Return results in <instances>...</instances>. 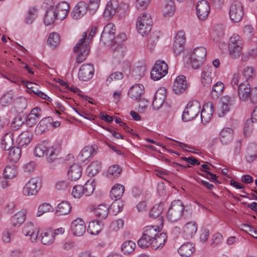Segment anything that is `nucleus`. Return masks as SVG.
Wrapping results in <instances>:
<instances>
[{"instance_id": "nucleus-1", "label": "nucleus", "mask_w": 257, "mask_h": 257, "mask_svg": "<svg viewBox=\"0 0 257 257\" xmlns=\"http://www.w3.org/2000/svg\"><path fill=\"white\" fill-rule=\"evenodd\" d=\"M61 150L60 144L44 141L35 147L34 152L36 157L40 158L45 156L48 162L52 163L58 158Z\"/></svg>"}, {"instance_id": "nucleus-2", "label": "nucleus", "mask_w": 257, "mask_h": 257, "mask_svg": "<svg viewBox=\"0 0 257 257\" xmlns=\"http://www.w3.org/2000/svg\"><path fill=\"white\" fill-rule=\"evenodd\" d=\"M97 31V27H94L91 29L87 38V33L84 32L82 34V38L79 40L73 50L77 54L76 62L80 63L84 61L89 53L90 47L88 44L94 36Z\"/></svg>"}, {"instance_id": "nucleus-3", "label": "nucleus", "mask_w": 257, "mask_h": 257, "mask_svg": "<svg viewBox=\"0 0 257 257\" xmlns=\"http://www.w3.org/2000/svg\"><path fill=\"white\" fill-rule=\"evenodd\" d=\"M158 226H147L143 228L142 237L138 240V245L142 248L150 246V243L160 232Z\"/></svg>"}, {"instance_id": "nucleus-4", "label": "nucleus", "mask_w": 257, "mask_h": 257, "mask_svg": "<svg viewBox=\"0 0 257 257\" xmlns=\"http://www.w3.org/2000/svg\"><path fill=\"white\" fill-rule=\"evenodd\" d=\"M152 25L151 15L146 12L143 13L138 17L136 28L138 32L142 36L147 35L150 32Z\"/></svg>"}, {"instance_id": "nucleus-5", "label": "nucleus", "mask_w": 257, "mask_h": 257, "mask_svg": "<svg viewBox=\"0 0 257 257\" xmlns=\"http://www.w3.org/2000/svg\"><path fill=\"white\" fill-rule=\"evenodd\" d=\"M184 206L182 201H173L167 211L166 217L171 222H176L180 220L183 216Z\"/></svg>"}, {"instance_id": "nucleus-6", "label": "nucleus", "mask_w": 257, "mask_h": 257, "mask_svg": "<svg viewBox=\"0 0 257 257\" xmlns=\"http://www.w3.org/2000/svg\"><path fill=\"white\" fill-rule=\"evenodd\" d=\"M243 41L241 37L237 34H233L229 39L228 50L232 58L238 57L241 54Z\"/></svg>"}, {"instance_id": "nucleus-7", "label": "nucleus", "mask_w": 257, "mask_h": 257, "mask_svg": "<svg viewBox=\"0 0 257 257\" xmlns=\"http://www.w3.org/2000/svg\"><path fill=\"white\" fill-rule=\"evenodd\" d=\"M236 98L235 94L225 95L221 98V106L217 111L219 117H223L230 111L235 104Z\"/></svg>"}, {"instance_id": "nucleus-8", "label": "nucleus", "mask_w": 257, "mask_h": 257, "mask_svg": "<svg viewBox=\"0 0 257 257\" xmlns=\"http://www.w3.org/2000/svg\"><path fill=\"white\" fill-rule=\"evenodd\" d=\"M22 232L25 236H29L30 241L33 243L37 242L39 239L38 235L40 229L32 221H28L25 223L22 228Z\"/></svg>"}, {"instance_id": "nucleus-9", "label": "nucleus", "mask_w": 257, "mask_h": 257, "mask_svg": "<svg viewBox=\"0 0 257 257\" xmlns=\"http://www.w3.org/2000/svg\"><path fill=\"white\" fill-rule=\"evenodd\" d=\"M168 65L165 61H157L152 69L151 77L154 80H160L168 73Z\"/></svg>"}, {"instance_id": "nucleus-10", "label": "nucleus", "mask_w": 257, "mask_h": 257, "mask_svg": "<svg viewBox=\"0 0 257 257\" xmlns=\"http://www.w3.org/2000/svg\"><path fill=\"white\" fill-rule=\"evenodd\" d=\"M229 15L231 21L234 23L240 22L244 15L242 4L238 1L231 3L229 8Z\"/></svg>"}, {"instance_id": "nucleus-11", "label": "nucleus", "mask_w": 257, "mask_h": 257, "mask_svg": "<svg viewBox=\"0 0 257 257\" xmlns=\"http://www.w3.org/2000/svg\"><path fill=\"white\" fill-rule=\"evenodd\" d=\"M40 188L39 179L36 178H31L23 187V194L27 196L35 195Z\"/></svg>"}, {"instance_id": "nucleus-12", "label": "nucleus", "mask_w": 257, "mask_h": 257, "mask_svg": "<svg viewBox=\"0 0 257 257\" xmlns=\"http://www.w3.org/2000/svg\"><path fill=\"white\" fill-rule=\"evenodd\" d=\"M115 28L113 24L108 23L104 28L100 40L104 44L111 42L115 38Z\"/></svg>"}, {"instance_id": "nucleus-13", "label": "nucleus", "mask_w": 257, "mask_h": 257, "mask_svg": "<svg viewBox=\"0 0 257 257\" xmlns=\"http://www.w3.org/2000/svg\"><path fill=\"white\" fill-rule=\"evenodd\" d=\"M70 230L74 236H81L86 231V225L82 218H77L71 223Z\"/></svg>"}, {"instance_id": "nucleus-14", "label": "nucleus", "mask_w": 257, "mask_h": 257, "mask_svg": "<svg viewBox=\"0 0 257 257\" xmlns=\"http://www.w3.org/2000/svg\"><path fill=\"white\" fill-rule=\"evenodd\" d=\"M89 10L88 4L83 1L78 2L74 7L71 15L74 20H79L83 17Z\"/></svg>"}, {"instance_id": "nucleus-15", "label": "nucleus", "mask_w": 257, "mask_h": 257, "mask_svg": "<svg viewBox=\"0 0 257 257\" xmlns=\"http://www.w3.org/2000/svg\"><path fill=\"white\" fill-rule=\"evenodd\" d=\"M188 86L189 85L187 83L186 77L181 75L175 79L173 90L176 94H181L185 92Z\"/></svg>"}, {"instance_id": "nucleus-16", "label": "nucleus", "mask_w": 257, "mask_h": 257, "mask_svg": "<svg viewBox=\"0 0 257 257\" xmlns=\"http://www.w3.org/2000/svg\"><path fill=\"white\" fill-rule=\"evenodd\" d=\"M51 8L57 17V20H63L68 14L69 5L66 2H61L58 3L55 7Z\"/></svg>"}, {"instance_id": "nucleus-17", "label": "nucleus", "mask_w": 257, "mask_h": 257, "mask_svg": "<svg viewBox=\"0 0 257 257\" xmlns=\"http://www.w3.org/2000/svg\"><path fill=\"white\" fill-rule=\"evenodd\" d=\"M196 13L198 18L201 20L207 19L210 12V6L207 1L201 0L199 1L196 7Z\"/></svg>"}, {"instance_id": "nucleus-18", "label": "nucleus", "mask_w": 257, "mask_h": 257, "mask_svg": "<svg viewBox=\"0 0 257 257\" xmlns=\"http://www.w3.org/2000/svg\"><path fill=\"white\" fill-rule=\"evenodd\" d=\"M94 73L93 66L91 64L82 65L78 72V78L80 80L87 81L92 78Z\"/></svg>"}, {"instance_id": "nucleus-19", "label": "nucleus", "mask_w": 257, "mask_h": 257, "mask_svg": "<svg viewBox=\"0 0 257 257\" xmlns=\"http://www.w3.org/2000/svg\"><path fill=\"white\" fill-rule=\"evenodd\" d=\"M213 68L211 66H204L202 70L201 75V84L204 87H208L212 82L214 74L212 73Z\"/></svg>"}, {"instance_id": "nucleus-20", "label": "nucleus", "mask_w": 257, "mask_h": 257, "mask_svg": "<svg viewBox=\"0 0 257 257\" xmlns=\"http://www.w3.org/2000/svg\"><path fill=\"white\" fill-rule=\"evenodd\" d=\"M200 107L197 104L187 106L182 113L183 120L188 121L193 119L198 115Z\"/></svg>"}, {"instance_id": "nucleus-21", "label": "nucleus", "mask_w": 257, "mask_h": 257, "mask_svg": "<svg viewBox=\"0 0 257 257\" xmlns=\"http://www.w3.org/2000/svg\"><path fill=\"white\" fill-rule=\"evenodd\" d=\"M166 97V89L164 87L160 88L156 91L152 102L154 109H159L164 104Z\"/></svg>"}, {"instance_id": "nucleus-22", "label": "nucleus", "mask_w": 257, "mask_h": 257, "mask_svg": "<svg viewBox=\"0 0 257 257\" xmlns=\"http://www.w3.org/2000/svg\"><path fill=\"white\" fill-rule=\"evenodd\" d=\"M250 86L247 81L241 83L238 88V95L240 101L246 102L250 98Z\"/></svg>"}, {"instance_id": "nucleus-23", "label": "nucleus", "mask_w": 257, "mask_h": 257, "mask_svg": "<svg viewBox=\"0 0 257 257\" xmlns=\"http://www.w3.org/2000/svg\"><path fill=\"white\" fill-rule=\"evenodd\" d=\"M213 112L214 105L212 102L205 104L200 113L202 123H208L211 120Z\"/></svg>"}, {"instance_id": "nucleus-24", "label": "nucleus", "mask_w": 257, "mask_h": 257, "mask_svg": "<svg viewBox=\"0 0 257 257\" xmlns=\"http://www.w3.org/2000/svg\"><path fill=\"white\" fill-rule=\"evenodd\" d=\"M27 210L22 209L14 214L11 218V224L12 226L19 227L23 223L26 218Z\"/></svg>"}, {"instance_id": "nucleus-25", "label": "nucleus", "mask_w": 257, "mask_h": 257, "mask_svg": "<svg viewBox=\"0 0 257 257\" xmlns=\"http://www.w3.org/2000/svg\"><path fill=\"white\" fill-rule=\"evenodd\" d=\"M145 92V88L142 84H136L132 86L128 91V95L134 100H140Z\"/></svg>"}, {"instance_id": "nucleus-26", "label": "nucleus", "mask_w": 257, "mask_h": 257, "mask_svg": "<svg viewBox=\"0 0 257 257\" xmlns=\"http://www.w3.org/2000/svg\"><path fill=\"white\" fill-rule=\"evenodd\" d=\"M167 238V236L165 233H159L152 240L150 246L155 250L161 249L164 246Z\"/></svg>"}, {"instance_id": "nucleus-27", "label": "nucleus", "mask_w": 257, "mask_h": 257, "mask_svg": "<svg viewBox=\"0 0 257 257\" xmlns=\"http://www.w3.org/2000/svg\"><path fill=\"white\" fill-rule=\"evenodd\" d=\"M82 175L81 167L77 164L71 165L67 172L68 179L72 182L77 181Z\"/></svg>"}, {"instance_id": "nucleus-28", "label": "nucleus", "mask_w": 257, "mask_h": 257, "mask_svg": "<svg viewBox=\"0 0 257 257\" xmlns=\"http://www.w3.org/2000/svg\"><path fill=\"white\" fill-rule=\"evenodd\" d=\"M234 132L230 127H225L220 132L219 139L220 143L223 145L229 144L233 138Z\"/></svg>"}, {"instance_id": "nucleus-29", "label": "nucleus", "mask_w": 257, "mask_h": 257, "mask_svg": "<svg viewBox=\"0 0 257 257\" xmlns=\"http://www.w3.org/2000/svg\"><path fill=\"white\" fill-rule=\"evenodd\" d=\"M197 230V224L195 222H189L183 228V236L186 239L193 237Z\"/></svg>"}, {"instance_id": "nucleus-30", "label": "nucleus", "mask_w": 257, "mask_h": 257, "mask_svg": "<svg viewBox=\"0 0 257 257\" xmlns=\"http://www.w3.org/2000/svg\"><path fill=\"white\" fill-rule=\"evenodd\" d=\"M39 238H40L41 242L45 245L52 244L55 240L53 233L52 232V229H51L43 230Z\"/></svg>"}, {"instance_id": "nucleus-31", "label": "nucleus", "mask_w": 257, "mask_h": 257, "mask_svg": "<svg viewBox=\"0 0 257 257\" xmlns=\"http://www.w3.org/2000/svg\"><path fill=\"white\" fill-rule=\"evenodd\" d=\"M118 8V2L117 0H110L107 2L104 11V17L105 18H111L116 13Z\"/></svg>"}, {"instance_id": "nucleus-32", "label": "nucleus", "mask_w": 257, "mask_h": 257, "mask_svg": "<svg viewBox=\"0 0 257 257\" xmlns=\"http://www.w3.org/2000/svg\"><path fill=\"white\" fill-rule=\"evenodd\" d=\"M32 139V136L30 132H23L17 137L18 147L21 149L26 147L30 143Z\"/></svg>"}, {"instance_id": "nucleus-33", "label": "nucleus", "mask_w": 257, "mask_h": 257, "mask_svg": "<svg viewBox=\"0 0 257 257\" xmlns=\"http://www.w3.org/2000/svg\"><path fill=\"white\" fill-rule=\"evenodd\" d=\"M14 135L13 132L6 133L1 139V145L3 150L5 151L10 150L13 145Z\"/></svg>"}, {"instance_id": "nucleus-34", "label": "nucleus", "mask_w": 257, "mask_h": 257, "mask_svg": "<svg viewBox=\"0 0 257 257\" xmlns=\"http://www.w3.org/2000/svg\"><path fill=\"white\" fill-rule=\"evenodd\" d=\"M52 125L56 127L60 125V122L58 121L53 122V119L52 117H46L41 119L38 123L37 128L40 129L42 132H44L46 128Z\"/></svg>"}, {"instance_id": "nucleus-35", "label": "nucleus", "mask_w": 257, "mask_h": 257, "mask_svg": "<svg viewBox=\"0 0 257 257\" xmlns=\"http://www.w3.org/2000/svg\"><path fill=\"white\" fill-rule=\"evenodd\" d=\"M95 148L92 146H86L79 154L77 160L81 163H84L90 157L93 155Z\"/></svg>"}, {"instance_id": "nucleus-36", "label": "nucleus", "mask_w": 257, "mask_h": 257, "mask_svg": "<svg viewBox=\"0 0 257 257\" xmlns=\"http://www.w3.org/2000/svg\"><path fill=\"white\" fill-rule=\"evenodd\" d=\"M109 212L108 206L105 204L98 205L94 210L95 215L100 220L105 219Z\"/></svg>"}, {"instance_id": "nucleus-37", "label": "nucleus", "mask_w": 257, "mask_h": 257, "mask_svg": "<svg viewBox=\"0 0 257 257\" xmlns=\"http://www.w3.org/2000/svg\"><path fill=\"white\" fill-rule=\"evenodd\" d=\"M71 210L70 204L67 201H62L57 206L55 214L58 216L68 214Z\"/></svg>"}, {"instance_id": "nucleus-38", "label": "nucleus", "mask_w": 257, "mask_h": 257, "mask_svg": "<svg viewBox=\"0 0 257 257\" xmlns=\"http://www.w3.org/2000/svg\"><path fill=\"white\" fill-rule=\"evenodd\" d=\"M103 224L99 220H92L89 223L88 232L91 235L98 234L103 229Z\"/></svg>"}, {"instance_id": "nucleus-39", "label": "nucleus", "mask_w": 257, "mask_h": 257, "mask_svg": "<svg viewBox=\"0 0 257 257\" xmlns=\"http://www.w3.org/2000/svg\"><path fill=\"white\" fill-rule=\"evenodd\" d=\"M194 245L190 242L183 244L178 249V251L182 257H189L193 252Z\"/></svg>"}, {"instance_id": "nucleus-40", "label": "nucleus", "mask_w": 257, "mask_h": 257, "mask_svg": "<svg viewBox=\"0 0 257 257\" xmlns=\"http://www.w3.org/2000/svg\"><path fill=\"white\" fill-rule=\"evenodd\" d=\"M124 191V187L123 185L120 184H116L112 188L110 196L112 199H114L115 201L118 200L122 196Z\"/></svg>"}, {"instance_id": "nucleus-41", "label": "nucleus", "mask_w": 257, "mask_h": 257, "mask_svg": "<svg viewBox=\"0 0 257 257\" xmlns=\"http://www.w3.org/2000/svg\"><path fill=\"white\" fill-rule=\"evenodd\" d=\"M101 163L100 161L92 162L87 168L86 173L88 176L92 177L96 175L101 170Z\"/></svg>"}, {"instance_id": "nucleus-42", "label": "nucleus", "mask_w": 257, "mask_h": 257, "mask_svg": "<svg viewBox=\"0 0 257 257\" xmlns=\"http://www.w3.org/2000/svg\"><path fill=\"white\" fill-rule=\"evenodd\" d=\"M175 12V7L173 0H167L163 9V15L165 17L173 16Z\"/></svg>"}, {"instance_id": "nucleus-43", "label": "nucleus", "mask_w": 257, "mask_h": 257, "mask_svg": "<svg viewBox=\"0 0 257 257\" xmlns=\"http://www.w3.org/2000/svg\"><path fill=\"white\" fill-rule=\"evenodd\" d=\"M15 93L12 91L6 92L1 97L0 99V104L3 107L8 106L13 102L15 97Z\"/></svg>"}, {"instance_id": "nucleus-44", "label": "nucleus", "mask_w": 257, "mask_h": 257, "mask_svg": "<svg viewBox=\"0 0 257 257\" xmlns=\"http://www.w3.org/2000/svg\"><path fill=\"white\" fill-rule=\"evenodd\" d=\"M136 247V243L134 241L127 240L121 245V250L123 254L129 255L134 252Z\"/></svg>"}, {"instance_id": "nucleus-45", "label": "nucleus", "mask_w": 257, "mask_h": 257, "mask_svg": "<svg viewBox=\"0 0 257 257\" xmlns=\"http://www.w3.org/2000/svg\"><path fill=\"white\" fill-rule=\"evenodd\" d=\"M206 56V50L203 47L195 48L190 54V57L204 61Z\"/></svg>"}, {"instance_id": "nucleus-46", "label": "nucleus", "mask_w": 257, "mask_h": 257, "mask_svg": "<svg viewBox=\"0 0 257 257\" xmlns=\"http://www.w3.org/2000/svg\"><path fill=\"white\" fill-rule=\"evenodd\" d=\"M224 89V84L220 81L216 82L212 87L211 92L212 98L217 99L222 94Z\"/></svg>"}, {"instance_id": "nucleus-47", "label": "nucleus", "mask_w": 257, "mask_h": 257, "mask_svg": "<svg viewBox=\"0 0 257 257\" xmlns=\"http://www.w3.org/2000/svg\"><path fill=\"white\" fill-rule=\"evenodd\" d=\"M21 148L19 147H12L9 151L8 159L12 162H17L21 155Z\"/></svg>"}, {"instance_id": "nucleus-48", "label": "nucleus", "mask_w": 257, "mask_h": 257, "mask_svg": "<svg viewBox=\"0 0 257 257\" xmlns=\"http://www.w3.org/2000/svg\"><path fill=\"white\" fill-rule=\"evenodd\" d=\"M54 210L53 207L49 203H43L41 204L38 207L37 217H40L44 214L52 212Z\"/></svg>"}, {"instance_id": "nucleus-49", "label": "nucleus", "mask_w": 257, "mask_h": 257, "mask_svg": "<svg viewBox=\"0 0 257 257\" xmlns=\"http://www.w3.org/2000/svg\"><path fill=\"white\" fill-rule=\"evenodd\" d=\"M55 20H57V17L53 10L51 8L48 9L46 12L44 19V24L46 26H50L54 23Z\"/></svg>"}, {"instance_id": "nucleus-50", "label": "nucleus", "mask_w": 257, "mask_h": 257, "mask_svg": "<svg viewBox=\"0 0 257 257\" xmlns=\"http://www.w3.org/2000/svg\"><path fill=\"white\" fill-rule=\"evenodd\" d=\"M84 195L89 196L94 192L95 188V183L93 180H88L82 186Z\"/></svg>"}, {"instance_id": "nucleus-51", "label": "nucleus", "mask_w": 257, "mask_h": 257, "mask_svg": "<svg viewBox=\"0 0 257 257\" xmlns=\"http://www.w3.org/2000/svg\"><path fill=\"white\" fill-rule=\"evenodd\" d=\"M121 172V169L116 165H113L109 167L107 172V177L112 179L118 177Z\"/></svg>"}, {"instance_id": "nucleus-52", "label": "nucleus", "mask_w": 257, "mask_h": 257, "mask_svg": "<svg viewBox=\"0 0 257 257\" xmlns=\"http://www.w3.org/2000/svg\"><path fill=\"white\" fill-rule=\"evenodd\" d=\"M60 42L59 35L55 32L51 33L47 40L48 45L55 48L58 45Z\"/></svg>"}, {"instance_id": "nucleus-53", "label": "nucleus", "mask_w": 257, "mask_h": 257, "mask_svg": "<svg viewBox=\"0 0 257 257\" xmlns=\"http://www.w3.org/2000/svg\"><path fill=\"white\" fill-rule=\"evenodd\" d=\"M243 35L248 41H251L254 35L253 27L250 25L245 26L243 29Z\"/></svg>"}, {"instance_id": "nucleus-54", "label": "nucleus", "mask_w": 257, "mask_h": 257, "mask_svg": "<svg viewBox=\"0 0 257 257\" xmlns=\"http://www.w3.org/2000/svg\"><path fill=\"white\" fill-rule=\"evenodd\" d=\"M3 174L5 179H12L16 176L17 171L14 167L7 166L4 169Z\"/></svg>"}, {"instance_id": "nucleus-55", "label": "nucleus", "mask_w": 257, "mask_h": 257, "mask_svg": "<svg viewBox=\"0 0 257 257\" xmlns=\"http://www.w3.org/2000/svg\"><path fill=\"white\" fill-rule=\"evenodd\" d=\"M163 211V207L160 205H155L151 210L150 212V216L152 218H159L161 219L160 215Z\"/></svg>"}, {"instance_id": "nucleus-56", "label": "nucleus", "mask_w": 257, "mask_h": 257, "mask_svg": "<svg viewBox=\"0 0 257 257\" xmlns=\"http://www.w3.org/2000/svg\"><path fill=\"white\" fill-rule=\"evenodd\" d=\"M123 75L121 72H115L111 74L106 79V84L108 85L113 80H118L121 79Z\"/></svg>"}, {"instance_id": "nucleus-57", "label": "nucleus", "mask_w": 257, "mask_h": 257, "mask_svg": "<svg viewBox=\"0 0 257 257\" xmlns=\"http://www.w3.org/2000/svg\"><path fill=\"white\" fill-rule=\"evenodd\" d=\"M124 225L123 221L121 219H118L113 221L110 225V228L111 230L117 231L119 229L122 228Z\"/></svg>"}, {"instance_id": "nucleus-58", "label": "nucleus", "mask_w": 257, "mask_h": 257, "mask_svg": "<svg viewBox=\"0 0 257 257\" xmlns=\"http://www.w3.org/2000/svg\"><path fill=\"white\" fill-rule=\"evenodd\" d=\"M100 0H89L88 4L89 11L94 14L98 10L100 5Z\"/></svg>"}, {"instance_id": "nucleus-59", "label": "nucleus", "mask_w": 257, "mask_h": 257, "mask_svg": "<svg viewBox=\"0 0 257 257\" xmlns=\"http://www.w3.org/2000/svg\"><path fill=\"white\" fill-rule=\"evenodd\" d=\"M72 195L75 198H81L84 195L82 186L78 185L74 186L72 189Z\"/></svg>"}, {"instance_id": "nucleus-60", "label": "nucleus", "mask_w": 257, "mask_h": 257, "mask_svg": "<svg viewBox=\"0 0 257 257\" xmlns=\"http://www.w3.org/2000/svg\"><path fill=\"white\" fill-rule=\"evenodd\" d=\"M223 240V236L220 233H215L212 238L211 245L215 247L220 244Z\"/></svg>"}, {"instance_id": "nucleus-61", "label": "nucleus", "mask_w": 257, "mask_h": 257, "mask_svg": "<svg viewBox=\"0 0 257 257\" xmlns=\"http://www.w3.org/2000/svg\"><path fill=\"white\" fill-rule=\"evenodd\" d=\"M123 206L124 203L122 201L116 200L111 204V208L113 209V212L118 213L122 211Z\"/></svg>"}, {"instance_id": "nucleus-62", "label": "nucleus", "mask_w": 257, "mask_h": 257, "mask_svg": "<svg viewBox=\"0 0 257 257\" xmlns=\"http://www.w3.org/2000/svg\"><path fill=\"white\" fill-rule=\"evenodd\" d=\"M186 41L185 33L183 31H179L175 36V43L185 45Z\"/></svg>"}, {"instance_id": "nucleus-63", "label": "nucleus", "mask_w": 257, "mask_h": 257, "mask_svg": "<svg viewBox=\"0 0 257 257\" xmlns=\"http://www.w3.org/2000/svg\"><path fill=\"white\" fill-rule=\"evenodd\" d=\"M242 74L246 80L249 79L254 75V69L252 67L247 66L243 69Z\"/></svg>"}, {"instance_id": "nucleus-64", "label": "nucleus", "mask_w": 257, "mask_h": 257, "mask_svg": "<svg viewBox=\"0 0 257 257\" xmlns=\"http://www.w3.org/2000/svg\"><path fill=\"white\" fill-rule=\"evenodd\" d=\"M69 187V183L66 180L58 181L55 185V188L58 190H65Z\"/></svg>"}]
</instances>
